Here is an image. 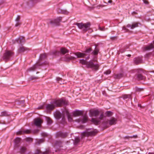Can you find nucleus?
<instances>
[{
  "mask_svg": "<svg viewBox=\"0 0 154 154\" xmlns=\"http://www.w3.org/2000/svg\"><path fill=\"white\" fill-rule=\"evenodd\" d=\"M67 101L64 99L55 100L50 104H47L46 107V109L48 111H51L56 107H60L63 105H67Z\"/></svg>",
  "mask_w": 154,
  "mask_h": 154,
  "instance_id": "1",
  "label": "nucleus"
},
{
  "mask_svg": "<svg viewBox=\"0 0 154 154\" xmlns=\"http://www.w3.org/2000/svg\"><path fill=\"white\" fill-rule=\"evenodd\" d=\"M94 61L90 60L87 62L85 60L82 59L79 60V63L83 65H86L88 68L92 69L93 70L96 71L99 69V65L98 63H94Z\"/></svg>",
  "mask_w": 154,
  "mask_h": 154,
  "instance_id": "2",
  "label": "nucleus"
},
{
  "mask_svg": "<svg viewBox=\"0 0 154 154\" xmlns=\"http://www.w3.org/2000/svg\"><path fill=\"white\" fill-rule=\"evenodd\" d=\"M75 24L77 25L79 29H82L85 32L90 29L91 25L89 23H76Z\"/></svg>",
  "mask_w": 154,
  "mask_h": 154,
  "instance_id": "3",
  "label": "nucleus"
},
{
  "mask_svg": "<svg viewBox=\"0 0 154 154\" xmlns=\"http://www.w3.org/2000/svg\"><path fill=\"white\" fill-rule=\"evenodd\" d=\"M134 72H137V74L136 76V79L138 80H144L145 78L141 74L142 71L141 70L138 69H135L132 70Z\"/></svg>",
  "mask_w": 154,
  "mask_h": 154,
  "instance_id": "4",
  "label": "nucleus"
},
{
  "mask_svg": "<svg viewBox=\"0 0 154 154\" xmlns=\"http://www.w3.org/2000/svg\"><path fill=\"white\" fill-rule=\"evenodd\" d=\"M97 132V130H94L90 131H85L82 133V137H89L94 136Z\"/></svg>",
  "mask_w": 154,
  "mask_h": 154,
  "instance_id": "5",
  "label": "nucleus"
},
{
  "mask_svg": "<svg viewBox=\"0 0 154 154\" xmlns=\"http://www.w3.org/2000/svg\"><path fill=\"white\" fill-rule=\"evenodd\" d=\"M14 53L11 51H6L3 57L6 60H9L14 55Z\"/></svg>",
  "mask_w": 154,
  "mask_h": 154,
  "instance_id": "6",
  "label": "nucleus"
},
{
  "mask_svg": "<svg viewBox=\"0 0 154 154\" xmlns=\"http://www.w3.org/2000/svg\"><path fill=\"white\" fill-rule=\"evenodd\" d=\"M42 123V120L39 118L35 119L34 120V124L36 126H40Z\"/></svg>",
  "mask_w": 154,
  "mask_h": 154,
  "instance_id": "7",
  "label": "nucleus"
},
{
  "mask_svg": "<svg viewBox=\"0 0 154 154\" xmlns=\"http://www.w3.org/2000/svg\"><path fill=\"white\" fill-rule=\"evenodd\" d=\"M31 133V131L29 130H23L17 132V135H20L23 134H29Z\"/></svg>",
  "mask_w": 154,
  "mask_h": 154,
  "instance_id": "8",
  "label": "nucleus"
},
{
  "mask_svg": "<svg viewBox=\"0 0 154 154\" xmlns=\"http://www.w3.org/2000/svg\"><path fill=\"white\" fill-rule=\"evenodd\" d=\"M91 116H96L99 114V112L97 110H91L90 111Z\"/></svg>",
  "mask_w": 154,
  "mask_h": 154,
  "instance_id": "9",
  "label": "nucleus"
},
{
  "mask_svg": "<svg viewBox=\"0 0 154 154\" xmlns=\"http://www.w3.org/2000/svg\"><path fill=\"white\" fill-rule=\"evenodd\" d=\"M117 120L114 117H112L108 120L109 123L110 125H115L116 124Z\"/></svg>",
  "mask_w": 154,
  "mask_h": 154,
  "instance_id": "10",
  "label": "nucleus"
},
{
  "mask_svg": "<svg viewBox=\"0 0 154 154\" xmlns=\"http://www.w3.org/2000/svg\"><path fill=\"white\" fill-rule=\"evenodd\" d=\"M138 26V23H134L132 24H128L127 25V27L128 28H130L131 29H133L136 27H137Z\"/></svg>",
  "mask_w": 154,
  "mask_h": 154,
  "instance_id": "11",
  "label": "nucleus"
},
{
  "mask_svg": "<svg viewBox=\"0 0 154 154\" xmlns=\"http://www.w3.org/2000/svg\"><path fill=\"white\" fill-rule=\"evenodd\" d=\"M57 136L64 138L67 136V134L66 133H63L61 132H59L57 133Z\"/></svg>",
  "mask_w": 154,
  "mask_h": 154,
  "instance_id": "12",
  "label": "nucleus"
},
{
  "mask_svg": "<svg viewBox=\"0 0 154 154\" xmlns=\"http://www.w3.org/2000/svg\"><path fill=\"white\" fill-rule=\"evenodd\" d=\"M75 54L77 56L78 58L84 57L86 56L85 53L80 52L75 53Z\"/></svg>",
  "mask_w": 154,
  "mask_h": 154,
  "instance_id": "13",
  "label": "nucleus"
},
{
  "mask_svg": "<svg viewBox=\"0 0 154 154\" xmlns=\"http://www.w3.org/2000/svg\"><path fill=\"white\" fill-rule=\"evenodd\" d=\"M50 152L49 150L46 151L42 153V154H49ZM42 154V152L40 149H37L35 150V154Z\"/></svg>",
  "mask_w": 154,
  "mask_h": 154,
  "instance_id": "14",
  "label": "nucleus"
},
{
  "mask_svg": "<svg viewBox=\"0 0 154 154\" xmlns=\"http://www.w3.org/2000/svg\"><path fill=\"white\" fill-rule=\"evenodd\" d=\"M83 114V112L82 111L77 110L74 112L73 113L74 117L82 115Z\"/></svg>",
  "mask_w": 154,
  "mask_h": 154,
  "instance_id": "15",
  "label": "nucleus"
},
{
  "mask_svg": "<svg viewBox=\"0 0 154 154\" xmlns=\"http://www.w3.org/2000/svg\"><path fill=\"white\" fill-rule=\"evenodd\" d=\"M65 60L66 61H69L71 60L74 59L75 58L72 57L69 54L66 55L65 56Z\"/></svg>",
  "mask_w": 154,
  "mask_h": 154,
  "instance_id": "16",
  "label": "nucleus"
},
{
  "mask_svg": "<svg viewBox=\"0 0 154 154\" xmlns=\"http://www.w3.org/2000/svg\"><path fill=\"white\" fill-rule=\"evenodd\" d=\"M25 39L24 37L22 36H20L16 39V41L18 43H21L22 42H24Z\"/></svg>",
  "mask_w": 154,
  "mask_h": 154,
  "instance_id": "17",
  "label": "nucleus"
},
{
  "mask_svg": "<svg viewBox=\"0 0 154 154\" xmlns=\"http://www.w3.org/2000/svg\"><path fill=\"white\" fill-rule=\"evenodd\" d=\"M154 47V46L152 44L147 45L144 48L143 50L144 51L148 50L151 49Z\"/></svg>",
  "mask_w": 154,
  "mask_h": 154,
  "instance_id": "18",
  "label": "nucleus"
},
{
  "mask_svg": "<svg viewBox=\"0 0 154 154\" xmlns=\"http://www.w3.org/2000/svg\"><path fill=\"white\" fill-rule=\"evenodd\" d=\"M142 58L140 57H137L134 58V62L136 64H137L140 63L142 61Z\"/></svg>",
  "mask_w": 154,
  "mask_h": 154,
  "instance_id": "19",
  "label": "nucleus"
},
{
  "mask_svg": "<svg viewBox=\"0 0 154 154\" xmlns=\"http://www.w3.org/2000/svg\"><path fill=\"white\" fill-rule=\"evenodd\" d=\"M55 145L61 147L62 144V142L60 140L55 141L54 142Z\"/></svg>",
  "mask_w": 154,
  "mask_h": 154,
  "instance_id": "20",
  "label": "nucleus"
},
{
  "mask_svg": "<svg viewBox=\"0 0 154 154\" xmlns=\"http://www.w3.org/2000/svg\"><path fill=\"white\" fill-rule=\"evenodd\" d=\"M68 50L65 48H63L60 49V52L63 54H64L67 53H68Z\"/></svg>",
  "mask_w": 154,
  "mask_h": 154,
  "instance_id": "21",
  "label": "nucleus"
},
{
  "mask_svg": "<svg viewBox=\"0 0 154 154\" xmlns=\"http://www.w3.org/2000/svg\"><path fill=\"white\" fill-rule=\"evenodd\" d=\"M57 18L54 19L50 22V23L52 24H54L56 25H58L59 24V23Z\"/></svg>",
  "mask_w": 154,
  "mask_h": 154,
  "instance_id": "22",
  "label": "nucleus"
},
{
  "mask_svg": "<svg viewBox=\"0 0 154 154\" xmlns=\"http://www.w3.org/2000/svg\"><path fill=\"white\" fill-rule=\"evenodd\" d=\"M26 50V49L23 46H22L20 47L18 49V52L20 53H21L24 52Z\"/></svg>",
  "mask_w": 154,
  "mask_h": 154,
  "instance_id": "23",
  "label": "nucleus"
},
{
  "mask_svg": "<svg viewBox=\"0 0 154 154\" xmlns=\"http://www.w3.org/2000/svg\"><path fill=\"white\" fill-rule=\"evenodd\" d=\"M9 115L8 113L6 111H3L1 112L0 117L7 116Z\"/></svg>",
  "mask_w": 154,
  "mask_h": 154,
  "instance_id": "24",
  "label": "nucleus"
},
{
  "mask_svg": "<svg viewBox=\"0 0 154 154\" xmlns=\"http://www.w3.org/2000/svg\"><path fill=\"white\" fill-rule=\"evenodd\" d=\"M99 51L98 49L95 48L94 50L91 52V54L94 55H97Z\"/></svg>",
  "mask_w": 154,
  "mask_h": 154,
  "instance_id": "25",
  "label": "nucleus"
},
{
  "mask_svg": "<svg viewBox=\"0 0 154 154\" xmlns=\"http://www.w3.org/2000/svg\"><path fill=\"white\" fill-rule=\"evenodd\" d=\"M38 64H37V65H35L33 66L32 67L29 68L28 69V70L30 71L35 70L37 68V66H38Z\"/></svg>",
  "mask_w": 154,
  "mask_h": 154,
  "instance_id": "26",
  "label": "nucleus"
},
{
  "mask_svg": "<svg viewBox=\"0 0 154 154\" xmlns=\"http://www.w3.org/2000/svg\"><path fill=\"white\" fill-rule=\"evenodd\" d=\"M122 97L124 100L129 98L132 99L130 94H125L123 95L122 96Z\"/></svg>",
  "mask_w": 154,
  "mask_h": 154,
  "instance_id": "27",
  "label": "nucleus"
},
{
  "mask_svg": "<svg viewBox=\"0 0 154 154\" xmlns=\"http://www.w3.org/2000/svg\"><path fill=\"white\" fill-rule=\"evenodd\" d=\"M92 48H89L86 49L85 51V53L87 55V54H89L91 53L92 52Z\"/></svg>",
  "mask_w": 154,
  "mask_h": 154,
  "instance_id": "28",
  "label": "nucleus"
},
{
  "mask_svg": "<svg viewBox=\"0 0 154 154\" xmlns=\"http://www.w3.org/2000/svg\"><path fill=\"white\" fill-rule=\"evenodd\" d=\"M47 57V55L45 54H42L40 55L39 59L42 60L45 59Z\"/></svg>",
  "mask_w": 154,
  "mask_h": 154,
  "instance_id": "29",
  "label": "nucleus"
},
{
  "mask_svg": "<svg viewBox=\"0 0 154 154\" xmlns=\"http://www.w3.org/2000/svg\"><path fill=\"white\" fill-rule=\"evenodd\" d=\"M60 12L62 14H67L69 13V12L66 9H62L61 10Z\"/></svg>",
  "mask_w": 154,
  "mask_h": 154,
  "instance_id": "30",
  "label": "nucleus"
},
{
  "mask_svg": "<svg viewBox=\"0 0 154 154\" xmlns=\"http://www.w3.org/2000/svg\"><path fill=\"white\" fill-rule=\"evenodd\" d=\"M26 150V148L25 147L22 146L20 149V152L21 153H24Z\"/></svg>",
  "mask_w": 154,
  "mask_h": 154,
  "instance_id": "31",
  "label": "nucleus"
},
{
  "mask_svg": "<svg viewBox=\"0 0 154 154\" xmlns=\"http://www.w3.org/2000/svg\"><path fill=\"white\" fill-rule=\"evenodd\" d=\"M80 141V138L78 137H76L75 138V141L74 142V144L75 145L78 143Z\"/></svg>",
  "mask_w": 154,
  "mask_h": 154,
  "instance_id": "32",
  "label": "nucleus"
},
{
  "mask_svg": "<svg viewBox=\"0 0 154 154\" xmlns=\"http://www.w3.org/2000/svg\"><path fill=\"white\" fill-rule=\"evenodd\" d=\"M105 114L108 117H110L113 115V113L110 111H107L106 112Z\"/></svg>",
  "mask_w": 154,
  "mask_h": 154,
  "instance_id": "33",
  "label": "nucleus"
},
{
  "mask_svg": "<svg viewBox=\"0 0 154 154\" xmlns=\"http://www.w3.org/2000/svg\"><path fill=\"white\" fill-rule=\"evenodd\" d=\"M88 117L87 116H84L82 120H81L82 123L86 122L88 120Z\"/></svg>",
  "mask_w": 154,
  "mask_h": 154,
  "instance_id": "34",
  "label": "nucleus"
},
{
  "mask_svg": "<svg viewBox=\"0 0 154 154\" xmlns=\"http://www.w3.org/2000/svg\"><path fill=\"white\" fill-rule=\"evenodd\" d=\"M123 76V74L122 73H120L115 75V78L117 79H120Z\"/></svg>",
  "mask_w": 154,
  "mask_h": 154,
  "instance_id": "35",
  "label": "nucleus"
},
{
  "mask_svg": "<svg viewBox=\"0 0 154 154\" xmlns=\"http://www.w3.org/2000/svg\"><path fill=\"white\" fill-rule=\"evenodd\" d=\"M91 121L92 122H93L96 125H97L99 122V121L93 118L92 119Z\"/></svg>",
  "mask_w": 154,
  "mask_h": 154,
  "instance_id": "36",
  "label": "nucleus"
},
{
  "mask_svg": "<svg viewBox=\"0 0 154 154\" xmlns=\"http://www.w3.org/2000/svg\"><path fill=\"white\" fill-rule=\"evenodd\" d=\"M21 140L20 138L17 137L15 140V144H17L20 142Z\"/></svg>",
  "mask_w": 154,
  "mask_h": 154,
  "instance_id": "37",
  "label": "nucleus"
},
{
  "mask_svg": "<svg viewBox=\"0 0 154 154\" xmlns=\"http://www.w3.org/2000/svg\"><path fill=\"white\" fill-rule=\"evenodd\" d=\"M67 115L68 121L69 122H71L72 120V118L71 116L68 113H67Z\"/></svg>",
  "mask_w": 154,
  "mask_h": 154,
  "instance_id": "38",
  "label": "nucleus"
},
{
  "mask_svg": "<svg viewBox=\"0 0 154 154\" xmlns=\"http://www.w3.org/2000/svg\"><path fill=\"white\" fill-rule=\"evenodd\" d=\"M46 119L48 123L49 124H51L52 123V121L50 118L47 117L46 118Z\"/></svg>",
  "mask_w": 154,
  "mask_h": 154,
  "instance_id": "39",
  "label": "nucleus"
},
{
  "mask_svg": "<svg viewBox=\"0 0 154 154\" xmlns=\"http://www.w3.org/2000/svg\"><path fill=\"white\" fill-rule=\"evenodd\" d=\"M60 112L56 113L55 115V116L58 119H59L60 118Z\"/></svg>",
  "mask_w": 154,
  "mask_h": 154,
  "instance_id": "40",
  "label": "nucleus"
},
{
  "mask_svg": "<svg viewBox=\"0 0 154 154\" xmlns=\"http://www.w3.org/2000/svg\"><path fill=\"white\" fill-rule=\"evenodd\" d=\"M26 140L27 142H31L32 141V139L29 137H27L26 138Z\"/></svg>",
  "mask_w": 154,
  "mask_h": 154,
  "instance_id": "41",
  "label": "nucleus"
},
{
  "mask_svg": "<svg viewBox=\"0 0 154 154\" xmlns=\"http://www.w3.org/2000/svg\"><path fill=\"white\" fill-rule=\"evenodd\" d=\"M44 142V140L43 139H40L37 142V143L36 144L38 143V144H39L41 143H43Z\"/></svg>",
  "mask_w": 154,
  "mask_h": 154,
  "instance_id": "42",
  "label": "nucleus"
},
{
  "mask_svg": "<svg viewBox=\"0 0 154 154\" xmlns=\"http://www.w3.org/2000/svg\"><path fill=\"white\" fill-rule=\"evenodd\" d=\"M111 71L110 70H108L105 71L104 73L106 75H108L110 74L111 73Z\"/></svg>",
  "mask_w": 154,
  "mask_h": 154,
  "instance_id": "43",
  "label": "nucleus"
},
{
  "mask_svg": "<svg viewBox=\"0 0 154 154\" xmlns=\"http://www.w3.org/2000/svg\"><path fill=\"white\" fill-rule=\"evenodd\" d=\"M21 24V23L20 22H16V24L15 25V26L16 27H17L20 25Z\"/></svg>",
  "mask_w": 154,
  "mask_h": 154,
  "instance_id": "44",
  "label": "nucleus"
},
{
  "mask_svg": "<svg viewBox=\"0 0 154 154\" xmlns=\"http://www.w3.org/2000/svg\"><path fill=\"white\" fill-rule=\"evenodd\" d=\"M20 17L19 16H18L16 20H15L16 22H20Z\"/></svg>",
  "mask_w": 154,
  "mask_h": 154,
  "instance_id": "45",
  "label": "nucleus"
},
{
  "mask_svg": "<svg viewBox=\"0 0 154 154\" xmlns=\"http://www.w3.org/2000/svg\"><path fill=\"white\" fill-rule=\"evenodd\" d=\"M57 19L58 20V21L59 23L61 21L62 18L61 17H59L57 18Z\"/></svg>",
  "mask_w": 154,
  "mask_h": 154,
  "instance_id": "46",
  "label": "nucleus"
},
{
  "mask_svg": "<svg viewBox=\"0 0 154 154\" xmlns=\"http://www.w3.org/2000/svg\"><path fill=\"white\" fill-rule=\"evenodd\" d=\"M143 91V89L139 88H136V91Z\"/></svg>",
  "mask_w": 154,
  "mask_h": 154,
  "instance_id": "47",
  "label": "nucleus"
},
{
  "mask_svg": "<svg viewBox=\"0 0 154 154\" xmlns=\"http://www.w3.org/2000/svg\"><path fill=\"white\" fill-rule=\"evenodd\" d=\"M104 5H98L97 6H96V8H97V9H100V7H104Z\"/></svg>",
  "mask_w": 154,
  "mask_h": 154,
  "instance_id": "48",
  "label": "nucleus"
},
{
  "mask_svg": "<svg viewBox=\"0 0 154 154\" xmlns=\"http://www.w3.org/2000/svg\"><path fill=\"white\" fill-rule=\"evenodd\" d=\"M143 2L146 4L148 5L149 4L148 2L146 0H143Z\"/></svg>",
  "mask_w": 154,
  "mask_h": 154,
  "instance_id": "49",
  "label": "nucleus"
},
{
  "mask_svg": "<svg viewBox=\"0 0 154 154\" xmlns=\"http://www.w3.org/2000/svg\"><path fill=\"white\" fill-rule=\"evenodd\" d=\"M99 29L101 31H105V28L104 27H100L99 28Z\"/></svg>",
  "mask_w": 154,
  "mask_h": 154,
  "instance_id": "50",
  "label": "nucleus"
},
{
  "mask_svg": "<svg viewBox=\"0 0 154 154\" xmlns=\"http://www.w3.org/2000/svg\"><path fill=\"white\" fill-rule=\"evenodd\" d=\"M62 79L61 78H59V77H58V78H57V81H58L59 82V83H60V84L61 83H60L59 82V81H61V80Z\"/></svg>",
  "mask_w": 154,
  "mask_h": 154,
  "instance_id": "51",
  "label": "nucleus"
},
{
  "mask_svg": "<svg viewBox=\"0 0 154 154\" xmlns=\"http://www.w3.org/2000/svg\"><path fill=\"white\" fill-rule=\"evenodd\" d=\"M57 53H58L57 51H55L52 52V54H55V55H56L57 54Z\"/></svg>",
  "mask_w": 154,
  "mask_h": 154,
  "instance_id": "52",
  "label": "nucleus"
},
{
  "mask_svg": "<svg viewBox=\"0 0 154 154\" xmlns=\"http://www.w3.org/2000/svg\"><path fill=\"white\" fill-rule=\"evenodd\" d=\"M103 114L102 113V114H101L100 115V117H99V118L100 119H103Z\"/></svg>",
  "mask_w": 154,
  "mask_h": 154,
  "instance_id": "53",
  "label": "nucleus"
},
{
  "mask_svg": "<svg viewBox=\"0 0 154 154\" xmlns=\"http://www.w3.org/2000/svg\"><path fill=\"white\" fill-rule=\"evenodd\" d=\"M43 106H40L39 107H38V109H43Z\"/></svg>",
  "mask_w": 154,
  "mask_h": 154,
  "instance_id": "54",
  "label": "nucleus"
},
{
  "mask_svg": "<svg viewBox=\"0 0 154 154\" xmlns=\"http://www.w3.org/2000/svg\"><path fill=\"white\" fill-rule=\"evenodd\" d=\"M137 135H133L131 137L132 138L133 137V138H137Z\"/></svg>",
  "mask_w": 154,
  "mask_h": 154,
  "instance_id": "55",
  "label": "nucleus"
},
{
  "mask_svg": "<svg viewBox=\"0 0 154 154\" xmlns=\"http://www.w3.org/2000/svg\"><path fill=\"white\" fill-rule=\"evenodd\" d=\"M37 79V77H34V78L32 77V78H31V80H33L34 79Z\"/></svg>",
  "mask_w": 154,
  "mask_h": 154,
  "instance_id": "56",
  "label": "nucleus"
},
{
  "mask_svg": "<svg viewBox=\"0 0 154 154\" xmlns=\"http://www.w3.org/2000/svg\"><path fill=\"white\" fill-rule=\"evenodd\" d=\"M112 0H109L108 2V3H112Z\"/></svg>",
  "mask_w": 154,
  "mask_h": 154,
  "instance_id": "57",
  "label": "nucleus"
},
{
  "mask_svg": "<svg viewBox=\"0 0 154 154\" xmlns=\"http://www.w3.org/2000/svg\"><path fill=\"white\" fill-rule=\"evenodd\" d=\"M123 29H124V30H127L126 28L124 26L123 27Z\"/></svg>",
  "mask_w": 154,
  "mask_h": 154,
  "instance_id": "58",
  "label": "nucleus"
},
{
  "mask_svg": "<svg viewBox=\"0 0 154 154\" xmlns=\"http://www.w3.org/2000/svg\"><path fill=\"white\" fill-rule=\"evenodd\" d=\"M89 57H90V55L89 54L88 55V56L87 57H86V58H87V59H88L89 58Z\"/></svg>",
  "mask_w": 154,
  "mask_h": 154,
  "instance_id": "59",
  "label": "nucleus"
},
{
  "mask_svg": "<svg viewBox=\"0 0 154 154\" xmlns=\"http://www.w3.org/2000/svg\"><path fill=\"white\" fill-rule=\"evenodd\" d=\"M148 154H154V153L149 152Z\"/></svg>",
  "mask_w": 154,
  "mask_h": 154,
  "instance_id": "60",
  "label": "nucleus"
},
{
  "mask_svg": "<svg viewBox=\"0 0 154 154\" xmlns=\"http://www.w3.org/2000/svg\"><path fill=\"white\" fill-rule=\"evenodd\" d=\"M128 56H129V57H130V56H131V55H130V54H128Z\"/></svg>",
  "mask_w": 154,
  "mask_h": 154,
  "instance_id": "61",
  "label": "nucleus"
},
{
  "mask_svg": "<svg viewBox=\"0 0 154 154\" xmlns=\"http://www.w3.org/2000/svg\"><path fill=\"white\" fill-rule=\"evenodd\" d=\"M78 120H79V121H78L79 122H80V121L79 119Z\"/></svg>",
  "mask_w": 154,
  "mask_h": 154,
  "instance_id": "62",
  "label": "nucleus"
},
{
  "mask_svg": "<svg viewBox=\"0 0 154 154\" xmlns=\"http://www.w3.org/2000/svg\"><path fill=\"white\" fill-rule=\"evenodd\" d=\"M43 134V135H44V136H45V134Z\"/></svg>",
  "mask_w": 154,
  "mask_h": 154,
  "instance_id": "63",
  "label": "nucleus"
},
{
  "mask_svg": "<svg viewBox=\"0 0 154 154\" xmlns=\"http://www.w3.org/2000/svg\"><path fill=\"white\" fill-rule=\"evenodd\" d=\"M152 72H154V70Z\"/></svg>",
  "mask_w": 154,
  "mask_h": 154,
  "instance_id": "64",
  "label": "nucleus"
}]
</instances>
